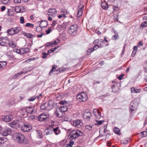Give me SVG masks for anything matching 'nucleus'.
I'll return each mask as SVG.
<instances>
[{"label": "nucleus", "mask_w": 147, "mask_h": 147, "mask_svg": "<svg viewBox=\"0 0 147 147\" xmlns=\"http://www.w3.org/2000/svg\"><path fill=\"white\" fill-rule=\"evenodd\" d=\"M13 140L17 143L19 144H28V142L27 139H26L24 135L21 134L16 133L13 135Z\"/></svg>", "instance_id": "1"}, {"label": "nucleus", "mask_w": 147, "mask_h": 147, "mask_svg": "<svg viewBox=\"0 0 147 147\" xmlns=\"http://www.w3.org/2000/svg\"><path fill=\"white\" fill-rule=\"evenodd\" d=\"M82 131L78 130H73L69 135V138L71 140L75 139L78 137L83 135Z\"/></svg>", "instance_id": "2"}, {"label": "nucleus", "mask_w": 147, "mask_h": 147, "mask_svg": "<svg viewBox=\"0 0 147 147\" xmlns=\"http://www.w3.org/2000/svg\"><path fill=\"white\" fill-rule=\"evenodd\" d=\"M76 98L79 101H85L88 99L87 94L84 92L78 94Z\"/></svg>", "instance_id": "3"}, {"label": "nucleus", "mask_w": 147, "mask_h": 147, "mask_svg": "<svg viewBox=\"0 0 147 147\" xmlns=\"http://www.w3.org/2000/svg\"><path fill=\"white\" fill-rule=\"evenodd\" d=\"M9 40L6 37H0V45L7 46L9 43Z\"/></svg>", "instance_id": "4"}, {"label": "nucleus", "mask_w": 147, "mask_h": 147, "mask_svg": "<svg viewBox=\"0 0 147 147\" xmlns=\"http://www.w3.org/2000/svg\"><path fill=\"white\" fill-rule=\"evenodd\" d=\"M49 119V116L46 113H44L39 115L37 118L38 120L41 121H43L47 120Z\"/></svg>", "instance_id": "5"}, {"label": "nucleus", "mask_w": 147, "mask_h": 147, "mask_svg": "<svg viewBox=\"0 0 147 147\" xmlns=\"http://www.w3.org/2000/svg\"><path fill=\"white\" fill-rule=\"evenodd\" d=\"M32 128V126L29 124H24L21 127V130L24 132L30 131Z\"/></svg>", "instance_id": "6"}, {"label": "nucleus", "mask_w": 147, "mask_h": 147, "mask_svg": "<svg viewBox=\"0 0 147 147\" xmlns=\"http://www.w3.org/2000/svg\"><path fill=\"white\" fill-rule=\"evenodd\" d=\"M73 125L78 128H81L83 125V123L81 120H76L73 121Z\"/></svg>", "instance_id": "7"}, {"label": "nucleus", "mask_w": 147, "mask_h": 147, "mask_svg": "<svg viewBox=\"0 0 147 147\" xmlns=\"http://www.w3.org/2000/svg\"><path fill=\"white\" fill-rule=\"evenodd\" d=\"M13 118V115H9L3 116L2 117L3 120L6 122H8L11 121Z\"/></svg>", "instance_id": "8"}, {"label": "nucleus", "mask_w": 147, "mask_h": 147, "mask_svg": "<svg viewBox=\"0 0 147 147\" xmlns=\"http://www.w3.org/2000/svg\"><path fill=\"white\" fill-rule=\"evenodd\" d=\"M57 13V11L55 9H50L48 12V15L49 16H55Z\"/></svg>", "instance_id": "9"}, {"label": "nucleus", "mask_w": 147, "mask_h": 147, "mask_svg": "<svg viewBox=\"0 0 147 147\" xmlns=\"http://www.w3.org/2000/svg\"><path fill=\"white\" fill-rule=\"evenodd\" d=\"M11 133V129L8 128H6L4 129L3 131L2 132V134L4 136H7L10 135Z\"/></svg>", "instance_id": "10"}, {"label": "nucleus", "mask_w": 147, "mask_h": 147, "mask_svg": "<svg viewBox=\"0 0 147 147\" xmlns=\"http://www.w3.org/2000/svg\"><path fill=\"white\" fill-rule=\"evenodd\" d=\"M83 117L86 119H90L92 115L91 113L88 110H86L83 115Z\"/></svg>", "instance_id": "11"}, {"label": "nucleus", "mask_w": 147, "mask_h": 147, "mask_svg": "<svg viewBox=\"0 0 147 147\" xmlns=\"http://www.w3.org/2000/svg\"><path fill=\"white\" fill-rule=\"evenodd\" d=\"M77 31V26L76 24L71 26L69 30V32L70 33H76Z\"/></svg>", "instance_id": "12"}, {"label": "nucleus", "mask_w": 147, "mask_h": 147, "mask_svg": "<svg viewBox=\"0 0 147 147\" xmlns=\"http://www.w3.org/2000/svg\"><path fill=\"white\" fill-rule=\"evenodd\" d=\"M95 117L97 119H99L101 117V113L97 109H94L93 111Z\"/></svg>", "instance_id": "13"}, {"label": "nucleus", "mask_w": 147, "mask_h": 147, "mask_svg": "<svg viewBox=\"0 0 147 147\" xmlns=\"http://www.w3.org/2000/svg\"><path fill=\"white\" fill-rule=\"evenodd\" d=\"M10 126L12 128L15 129L19 127L20 126L19 123L18 122L13 121L9 124Z\"/></svg>", "instance_id": "14"}, {"label": "nucleus", "mask_w": 147, "mask_h": 147, "mask_svg": "<svg viewBox=\"0 0 147 147\" xmlns=\"http://www.w3.org/2000/svg\"><path fill=\"white\" fill-rule=\"evenodd\" d=\"M51 131H53L56 135H58L61 133L60 129L59 127H57L55 128H52Z\"/></svg>", "instance_id": "15"}, {"label": "nucleus", "mask_w": 147, "mask_h": 147, "mask_svg": "<svg viewBox=\"0 0 147 147\" xmlns=\"http://www.w3.org/2000/svg\"><path fill=\"white\" fill-rule=\"evenodd\" d=\"M20 54H24L29 52L30 49L28 47L20 49Z\"/></svg>", "instance_id": "16"}, {"label": "nucleus", "mask_w": 147, "mask_h": 147, "mask_svg": "<svg viewBox=\"0 0 147 147\" xmlns=\"http://www.w3.org/2000/svg\"><path fill=\"white\" fill-rule=\"evenodd\" d=\"M34 107H27L25 111L27 113L29 114H32L33 112Z\"/></svg>", "instance_id": "17"}, {"label": "nucleus", "mask_w": 147, "mask_h": 147, "mask_svg": "<svg viewBox=\"0 0 147 147\" xmlns=\"http://www.w3.org/2000/svg\"><path fill=\"white\" fill-rule=\"evenodd\" d=\"M55 114L57 117H64V115H63V112H61V111H59L57 110H56L55 112Z\"/></svg>", "instance_id": "18"}, {"label": "nucleus", "mask_w": 147, "mask_h": 147, "mask_svg": "<svg viewBox=\"0 0 147 147\" xmlns=\"http://www.w3.org/2000/svg\"><path fill=\"white\" fill-rule=\"evenodd\" d=\"M67 109V107L65 106H62L60 107L59 108V110L61 112L64 113Z\"/></svg>", "instance_id": "19"}, {"label": "nucleus", "mask_w": 147, "mask_h": 147, "mask_svg": "<svg viewBox=\"0 0 147 147\" xmlns=\"http://www.w3.org/2000/svg\"><path fill=\"white\" fill-rule=\"evenodd\" d=\"M9 47L12 48H15L16 46V44L13 41H9V43L8 44Z\"/></svg>", "instance_id": "20"}, {"label": "nucleus", "mask_w": 147, "mask_h": 147, "mask_svg": "<svg viewBox=\"0 0 147 147\" xmlns=\"http://www.w3.org/2000/svg\"><path fill=\"white\" fill-rule=\"evenodd\" d=\"M141 91L140 89H136L134 87L131 88V93H138L140 92Z\"/></svg>", "instance_id": "21"}, {"label": "nucleus", "mask_w": 147, "mask_h": 147, "mask_svg": "<svg viewBox=\"0 0 147 147\" xmlns=\"http://www.w3.org/2000/svg\"><path fill=\"white\" fill-rule=\"evenodd\" d=\"M104 42V41L102 39H96L93 42V43L94 44H97L102 42L103 43Z\"/></svg>", "instance_id": "22"}, {"label": "nucleus", "mask_w": 147, "mask_h": 147, "mask_svg": "<svg viewBox=\"0 0 147 147\" xmlns=\"http://www.w3.org/2000/svg\"><path fill=\"white\" fill-rule=\"evenodd\" d=\"M7 33L10 35H12L15 34L14 28H11L7 30Z\"/></svg>", "instance_id": "23"}, {"label": "nucleus", "mask_w": 147, "mask_h": 147, "mask_svg": "<svg viewBox=\"0 0 147 147\" xmlns=\"http://www.w3.org/2000/svg\"><path fill=\"white\" fill-rule=\"evenodd\" d=\"M7 55L8 57L9 58L12 59L14 58V56L12 53V51H8L7 54Z\"/></svg>", "instance_id": "24"}, {"label": "nucleus", "mask_w": 147, "mask_h": 147, "mask_svg": "<svg viewBox=\"0 0 147 147\" xmlns=\"http://www.w3.org/2000/svg\"><path fill=\"white\" fill-rule=\"evenodd\" d=\"M130 111H133L135 110L136 109V107L135 105L134 104L133 102H131L130 103Z\"/></svg>", "instance_id": "25"}, {"label": "nucleus", "mask_w": 147, "mask_h": 147, "mask_svg": "<svg viewBox=\"0 0 147 147\" xmlns=\"http://www.w3.org/2000/svg\"><path fill=\"white\" fill-rule=\"evenodd\" d=\"M13 28L15 34H18L19 32L21 30V28L19 27H17Z\"/></svg>", "instance_id": "26"}, {"label": "nucleus", "mask_w": 147, "mask_h": 147, "mask_svg": "<svg viewBox=\"0 0 147 147\" xmlns=\"http://www.w3.org/2000/svg\"><path fill=\"white\" fill-rule=\"evenodd\" d=\"M6 64V62L5 61L0 62V66L1 69L4 67H5Z\"/></svg>", "instance_id": "27"}, {"label": "nucleus", "mask_w": 147, "mask_h": 147, "mask_svg": "<svg viewBox=\"0 0 147 147\" xmlns=\"http://www.w3.org/2000/svg\"><path fill=\"white\" fill-rule=\"evenodd\" d=\"M7 14L9 16H12L13 14V12L11 9H7Z\"/></svg>", "instance_id": "28"}, {"label": "nucleus", "mask_w": 147, "mask_h": 147, "mask_svg": "<svg viewBox=\"0 0 147 147\" xmlns=\"http://www.w3.org/2000/svg\"><path fill=\"white\" fill-rule=\"evenodd\" d=\"M23 73H24V72L22 71L19 72L18 73L16 74L13 77V78L14 79L16 78L17 77L19 76Z\"/></svg>", "instance_id": "29"}, {"label": "nucleus", "mask_w": 147, "mask_h": 147, "mask_svg": "<svg viewBox=\"0 0 147 147\" xmlns=\"http://www.w3.org/2000/svg\"><path fill=\"white\" fill-rule=\"evenodd\" d=\"M24 36H26L27 38H32V37L33 36V35L31 34L30 33H24Z\"/></svg>", "instance_id": "30"}, {"label": "nucleus", "mask_w": 147, "mask_h": 147, "mask_svg": "<svg viewBox=\"0 0 147 147\" xmlns=\"http://www.w3.org/2000/svg\"><path fill=\"white\" fill-rule=\"evenodd\" d=\"M96 122L95 124L97 125H100L102 124L104 122V121H98L96 120Z\"/></svg>", "instance_id": "31"}, {"label": "nucleus", "mask_w": 147, "mask_h": 147, "mask_svg": "<svg viewBox=\"0 0 147 147\" xmlns=\"http://www.w3.org/2000/svg\"><path fill=\"white\" fill-rule=\"evenodd\" d=\"M100 46H99L98 45H97V44L93 48V49H92L93 51L96 50L99 47H102V45L101 44H100Z\"/></svg>", "instance_id": "32"}, {"label": "nucleus", "mask_w": 147, "mask_h": 147, "mask_svg": "<svg viewBox=\"0 0 147 147\" xmlns=\"http://www.w3.org/2000/svg\"><path fill=\"white\" fill-rule=\"evenodd\" d=\"M142 138L146 137L147 136V132L146 131L142 132L140 133Z\"/></svg>", "instance_id": "33"}, {"label": "nucleus", "mask_w": 147, "mask_h": 147, "mask_svg": "<svg viewBox=\"0 0 147 147\" xmlns=\"http://www.w3.org/2000/svg\"><path fill=\"white\" fill-rule=\"evenodd\" d=\"M48 103H45V104L42 105L41 106L40 108L42 110H45L47 109V107H45V105H47Z\"/></svg>", "instance_id": "34"}, {"label": "nucleus", "mask_w": 147, "mask_h": 147, "mask_svg": "<svg viewBox=\"0 0 147 147\" xmlns=\"http://www.w3.org/2000/svg\"><path fill=\"white\" fill-rule=\"evenodd\" d=\"M5 139L4 137H0V144L4 143L5 142Z\"/></svg>", "instance_id": "35"}, {"label": "nucleus", "mask_w": 147, "mask_h": 147, "mask_svg": "<svg viewBox=\"0 0 147 147\" xmlns=\"http://www.w3.org/2000/svg\"><path fill=\"white\" fill-rule=\"evenodd\" d=\"M59 40L58 39H57L55 40L53 42H52V46L51 47H52L53 45H56L59 42Z\"/></svg>", "instance_id": "36"}, {"label": "nucleus", "mask_w": 147, "mask_h": 147, "mask_svg": "<svg viewBox=\"0 0 147 147\" xmlns=\"http://www.w3.org/2000/svg\"><path fill=\"white\" fill-rule=\"evenodd\" d=\"M141 26L142 27H146L147 26V21H144V22H142L141 25Z\"/></svg>", "instance_id": "37"}, {"label": "nucleus", "mask_w": 147, "mask_h": 147, "mask_svg": "<svg viewBox=\"0 0 147 147\" xmlns=\"http://www.w3.org/2000/svg\"><path fill=\"white\" fill-rule=\"evenodd\" d=\"M119 131V128H115L114 129V132L117 134H119L120 133Z\"/></svg>", "instance_id": "38"}, {"label": "nucleus", "mask_w": 147, "mask_h": 147, "mask_svg": "<svg viewBox=\"0 0 147 147\" xmlns=\"http://www.w3.org/2000/svg\"><path fill=\"white\" fill-rule=\"evenodd\" d=\"M38 135H37V137L39 138H42V132L41 131H38Z\"/></svg>", "instance_id": "39"}, {"label": "nucleus", "mask_w": 147, "mask_h": 147, "mask_svg": "<svg viewBox=\"0 0 147 147\" xmlns=\"http://www.w3.org/2000/svg\"><path fill=\"white\" fill-rule=\"evenodd\" d=\"M93 51L92 49H88L87 52V54L88 55H90Z\"/></svg>", "instance_id": "40"}, {"label": "nucleus", "mask_w": 147, "mask_h": 147, "mask_svg": "<svg viewBox=\"0 0 147 147\" xmlns=\"http://www.w3.org/2000/svg\"><path fill=\"white\" fill-rule=\"evenodd\" d=\"M26 27L33 28L34 26V25L32 24L27 23L26 24Z\"/></svg>", "instance_id": "41"}, {"label": "nucleus", "mask_w": 147, "mask_h": 147, "mask_svg": "<svg viewBox=\"0 0 147 147\" xmlns=\"http://www.w3.org/2000/svg\"><path fill=\"white\" fill-rule=\"evenodd\" d=\"M118 34H115L113 35L112 37V39L113 40H116L118 38Z\"/></svg>", "instance_id": "42"}, {"label": "nucleus", "mask_w": 147, "mask_h": 147, "mask_svg": "<svg viewBox=\"0 0 147 147\" xmlns=\"http://www.w3.org/2000/svg\"><path fill=\"white\" fill-rule=\"evenodd\" d=\"M67 103L66 100H61L59 102V104L61 105H64L66 104Z\"/></svg>", "instance_id": "43"}, {"label": "nucleus", "mask_w": 147, "mask_h": 147, "mask_svg": "<svg viewBox=\"0 0 147 147\" xmlns=\"http://www.w3.org/2000/svg\"><path fill=\"white\" fill-rule=\"evenodd\" d=\"M57 67V66L55 65H54L52 69H51L50 71L49 72V75H51V74L54 71L53 69H55Z\"/></svg>", "instance_id": "44"}, {"label": "nucleus", "mask_w": 147, "mask_h": 147, "mask_svg": "<svg viewBox=\"0 0 147 147\" xmlns=\"http://www.w3.org/2000/svg\"><path fill=\"white\" fill-rule=\"evenodd\" d=\"M92 125H86L85 127V128L89 130H91Z\"/></svg>", "instance_id": "45"}, {"label": "nucleus", "mask_w": 147, "mask_h": 147, "mask_svg": "<svg viewBox=\"0 0 147 147\" xmlns=\"http://www.w3.org/2000/svg\"><path fill=\"white\" fill-rule=\"evenodd\" d=\"M51 131V129L50 131L49 130H47V131H45L46 135H47L52 134L53 132Z\"/></svg>", "instance_id": "46"}, {"label": "nucleus", "mask_w": 147, "mask_h": 147, "mask_svg": "<svg viewBox=\"0 0 147 147\" xmlns=\"http://www.w3.org/2000/svg\"><path fill=\"white\" fill-rule=\"evenodd\" d=\"M82 13L83 12L82 11L78 10V12L77 15V17H80L81 16H82Z\"/></svg>", "instance_id": "47"}, {"label": "nucleus", "mask_w": 147, "mask_h": 147, "mask_svg": "<svg viewBox=\"0 0 147 147\" xmlns=\"http://www.w3.org/2000/svg\"><path fill=\"white\" fill-rule=\"evenodd\" d=\"M20 23L21 24H24V19L23 17H21L20 18Z\"/></svg>", "instance_id": "48"}, {"label": "nucleus", "mask_w": 147, "mask_h": 147, "mask_svg": "<svg viewBox=\"0 0 147 147\" xmlns=\"http://www.w3.org/2000/svg\"><path fill=\"white\" fill-rule=\"evenodd\" d=\"M36 99V97L33 96L31 97L30 98L28 99V100L30 101H34Z\"/></svg>", "instance_id": "49"}, {"label": "nucleus", "mask_w": 147, "mask_h": 147, "mask_svg": "<svg viewBox=\"0 0 147 147\" xmlns=\"http://www.w3.org/2000/svg\"><path fill=\"white\" fill-rule=\"evenodd\" d=\"M124 74H122L121 75L119 76L117 78L119 80H121L123 79V77L124 76Z\"/></svg>", "instance_id": "50"}, {"label": "nucleus", "mask_w": 147, "mask_h": 147, "mask_svg": "<svg viewBox=\"0 0 147 147\" xmlns=\"http://www.w3.org/2000/svg\"><path fill=\"white\" fill-rule=\"evenodd\" d=\"M115 86L114 85H113L111 87L112 90L114 92H116L117 91V90H115Z\"/></svg>", "instance_id": "51"}, {"label": "nucleus", "mask_w": 147, "mask_h": 147, "mask_svg": "<svg viewBox=\"0 0 147 147\" xmlns=\"http://www.w3.org/2000/svg\"><path fill=\"white\" fill-rule=\"evenodd\" d=\"M128 142V141L127 140H122L121 141V143L122 144H126Z\"/></svg>", "instance_id": "52"}, {"label": "nucleus", "mask_w": 147, "mask_h": 147, "mask_svg": "<svg viewBox=\"0 0 147 147\" xmlns=\"http://www.w3.org/2000/svg\"><path fill=\"white\" fill-rule=\"evenodd\" d=\"M9 1V0H1V2L3 4H5L7 3Z\"/></svg>", "instance_id": "53"}, {"label": "nucleus", "mask_w": 147, "mask_h": 147, "mask_svg": "<svg viewBox=\"0 0 147 147\" xmlns=\"http://www.w3.org/2000/svg\"><path fill=\"white\" fill-rule=\"evenodd\" d=\"M42 58L43 59H45L47 58V56L46 55V53L44 52H42Z\"/></svg>", "instance_id": "54"}, {"label": "nucleus", "mask_w": 147, "mask_h": 147, "mask_svg": "<svg viewBox=\"0 0 147 147\" xmlns=\"http://www.w3.org/2000/svg\"><path fill=\"white\" fill-rule=\"evenodd\" d=\"M51 28H49L48 29L46 30V34H49L51 32Z\"/></svg>", "instance_id": "55"}, {"label": "nucleus", "mask_w": 147, "mask_h": 147, "mask_svg": "<svg viewBox=\"0 0 147 147\" xmlns=\"http://www.w3.org/2000/svg\"><path fill=\"white\" fill-rule=\"evenodd\" d=\"M28 69H27V70H29V69H30V70H28L27 71H26L25 72V73H27L28 72H30V71L32 70V69L33 68L32 67H28Z\"/></svg>", "instance_id": "56"}, {"label": "nucleus", "mask_w": 147, "mask_h": 147, "mask_svg": "<svg viewBox=\"0 0 147 147\" xmlns=\"http://www.w3.org/2000/svg\"><path fill=\"white\" fill-rule=\"evenodd\" d=\"M21 1V0H13V2L15 3H19Z\"/></svg>", "instance_id": "57"}, {"label": "nucleus", "mask_w": 147, "mask_h": 147, "mask_svg": "<svg viewBox=\"0 0 147 147\" xmlns=\"http://www.w3.org/2000/svg\"><path fill=\"white\" fill-rule=\"evenodd\" d=\"M34 59L33 58H31L30 59H28L26 60L24 62H26V63H28L29 62H30L32 60H34Z\"/></svg>", "instance_id": "58"}, {"label": "nucleus", "mask_w": 147, "mask_h": 147, "mask_svg": "<svg viewBox=\"0 0 147 147\" xmlns=\"http://www.w3.org/2000/svg\"><path fill=\"white\" fill-rule=\"evenodd\" d=\"M41 28L40 26H38L36 28V30L38 32H39L40 30H41Z\"/></svg>", "instance_id": "59"}, {"label": "nucleus", "mask_w": 147, "mask_h": 147, "mask_svg": "<svg viewBox=\"0 0 147 147\" xmlns=\"http://www.w3.org/2000/svg\"><path fill=\"white\" fill-rule=\"evenodd\" d=\"M13 51L14 52H16L18 53H20V49L18 50L17 49H15Z\"/></svg>", "instance_id": "60"}, {"label": "nucleus", "mask_w": 147, "mask_h": 147, "mask_svg": "<svg viewBox=\"0 0 147 147\" xmlns=\"http://www.w3.org/2000/svg\"><path fill=\"white\" fill-rule=\"evenodd\" d=\"M143 43L141 41H140L139 42V44L138 45V47H140V46H143Z\"/></svg>", "instance_id": "61"}, {"label": "nucleus", "mask_w": 147, "mask_h": 147, "mask_svg": "<svg viewBox=\"0 0 147 147\" xmlns=\"http://www.w3.org/2000/svg\"><path fill=\"white\" fill-rule=\"evenodd\" d=\"M51 45H52V43L51 42H48L46 44V45L48 47H49Z\"/></svg>", "instance_id": "62"}, {"label": "nucleus", "mask_w": 147, "mask_h": 147, "mask_svg": "<svg viewBox=\"0 0 147 147\" xmlns=\"http://www.w3.org/2000/svg\"><path fill=\"white\" fill-rule=\"evenodd\" d=\"M6 9V7L4 6H3L1 8V10L2 11H3Z\"/></svg>", "instance_id": "63"}, {"label": "nucleus", "mask_w": 147, "mask_h": 147, "mask_svg": "<svg viewBox=\"0 0 147 147\" xmlns=\"http://www.w3.org/2000/svg\"><path fill=\"white\" fill-rule=\"evenodd\" d=\"M54 51V50H53V49H51L49 50L48 51V52H49V53H52Z\"/></svg>", "instance_id": "64"}]
</instances>
